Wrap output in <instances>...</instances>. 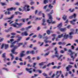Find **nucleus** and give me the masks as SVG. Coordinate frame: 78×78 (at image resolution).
<instances>
[{"label":"nucleus","mask_w":78,"mask_h":78,"mask_svg":"<svg viewBox=\"0 0 78 78\" xmlns=\"http://www.w3.org/2000/svg\"><path fill=\"white\" fill-rule=\"evenodd\" d=\"M54 50L55 51V55H53L52 58H54L55 57H56L57 58L58 60L59 61H62V57L63 56V55H59V53H58V51L57 47H55L54 49Z\"/></svg>","instance_id":"f257e3e1"},{"label":"nucleus","mask_w":78,"mask_h":78,"mask_svg":"<svg viewBox=\"0 0 78 78\" xmlns=\"http://www.w3.org/2000/svg\"><path fill=\"white\" fill-rule=\"evenodd\" d=\"M16 37H18V39L17 40V41H15L12 43V42L14 41L13 39H10V41H7L8 43H11V45H10V47H11V48H12V47H14V45L15 44H16V42H19V41H20V40L22 39V38H21V37H20L19 36V35H17L16 36Z\"/></svg>","instance_id":"f03ea898"},{"label":"nucleus","mask_w":78,"mask_h":78,"mask_svg":"<svg viewBox=\"0 0 78 78\" xmlns=\"http://www.w3.org/2000/svg\"><path fill=\"white\" fill-rule=\"evenodd\" d=\"M68 51L69 53V55L70 56V57L72 58V60L73 61H74V59H75V57L73 56V55H74L75 57L77 56V53H76L75 51H73L71 50V49H69Z\"/></svg>","instance_id":"7ed1b4c3"},{"label":"nucleus","mask_w":78,"mask_h":78,"mask_svg":"<svg viewBox=\"0 0 78 78\" xmlns=\"http://www.w3.org/2000/svg\"><path fill=\"white\" fill-rule=\"evenodd\" d=\"M18 20L17 19L16 20H15L16 22L12 24L11 26H12V27H13L16 28L17 29L19 28L20 27H21L22 25V24L17 23V22H18Z\"/></svg>","instance_id":"20e7f679"},{"label":"nucleus","mask_w":78,"mask_h":78,"mask_svg":"<svg viewBox=\"0 0 78 78\" xmlns=\"http://www.w3.org/2000/svg\"><path fill=\"white\" fill-rule=\"evenodd\" d=\"M48 16L49 17V19L50 20H47V22L48 23L49 25H50L51 23H52V24H54L56 23L55 21H53L52 20L53 19V18H52V16H51V14H48Z\"/></svg>","instance_id":"39448f33"},{"label":"nucleus","mask_w":78,"mask_h":78,"mask_svg":"<svg viewBox=\"0 0 78 78\" xmlns=\"http://www.w3.org/2000/svg\"><path fill=\"white\" fill-rule=\"evenodd\" d=\"M29 8H30V6L28 5H26L23 7V9L25 11H29L30 9Z\"/></svg>","instance_id":"423d86ee"},{"label":"nucleus","mask_w":78,"mask_h":78,"mask_svg":"<svg viewBox=\"0 0 78 78\" xmlns=\"http://www.w3.org/2000/svg\"><path fill=\"white\" fill-rule=\"evenodd\" d=\"M4 47L5 48V49H7V48H8V44H2V46L1 48H3Z\"/></svg>","instance_id":"0eeeda50"},{"label":"nucleus","mask_w":78,"mask_h":78,"mask_svg":"<svg viewBox=\"0 0 78 78\" xmlns=\"http://www.w3.org/2000/svg\"><path fill=\"white\" fill-rule=\"evenodd\" d=\"M25 53V51L21 52L20 53V58H22V57H23L24 56H25V54H24Z\"/></svg>","instance_id":"6e6552de"},{"label":"nucleus","mask_w":78,"mask_h":78,"mask_svg":"<svg viewBox=\"0 0 78 78\" xmlns=\"http://www.w3.org/2000/svg\"><path fill=\"white\" fill-rule=\"evenodd\" d=\"M63 35V38L65 39H67L69 37V35L68 34H67L66 33L64 34Z\"/></svg>","instance_id":"1a4fd4ad"},{"label":"nucleus","mask_w":78,"mask_h":78,"mask_svg":"<svg viewBox=\"0 0 78 78\" xmlns=\"http://www.w3.org/2000/svg\"><path fill=\"white\" fill-rule=\"evenodd\" d=\"M26 71H27L29 73H30V74L32 73V68L28 69V68H26Z\"/></svg>","instance_id":"9d476101"},{"label":"nucleus","mask_w":78,"mask_h":78,"mask_svg":"<svg viewBox=\"0 0 78 78\" xmlns=\"http://www.w3.org/2000/svg\"><path fill=\"white\" fill-rule=\"evenodd\" d=\"M73 67V66H72L71 65H69L67 67H66V69L67 70V71H69V69L70 68H72Z\"/></svg>","instance_id":"9b49d317"},{"label":"nucleus","mask_w":78,"mask_h":78,"mask_svg":"<svg viewBox=\"0 0 78 78\" xmlns=\"http://www.w3.org/2000/svg\"><path fill=\"white\" fill-rule=\"evenodd\" d=\"M15 51H16L15 49H13L11 51L13 54H15V55H17V54H18V52H15Z\"/></svg>","instance_id":"f8f14e48"},{"label":"nucleus","mask_w":78,"mask_h":78,"mask_svg":"<svg viewBox=\"0 0 78 78\" xmlns=\"http://www.w3.org/2000/svg\"><path fill=\"white\" fill-rule=\"evenodd\" d=\"M16 8L12 7L11 8L8 9H7V10H8V11H12V10H16Z\"/></svg>","instance_id":"ddd939ff"},{"label":"nucleus","mask_w":78,"mask_h":78,"mask_svg":"<svg viewBox=\"0 0 78 78\" xmlns=\"http://www.w3.org/2000/svg\"><path fill=\"white\" fill-rule=\"evenodd\" d=\"M21 34L22 36H28V34L27 33V32L25 31L22 33Z\"/></svg>","instance_id":"4468645a"},{"label":"nucleus","mask_w":78,"mask_h":78,"mask_svg":"<svg viewBox=\"0 0 78 78\" xmlns=\"http://www.w3.org/2000/svg\"><path fill=\"white\" fill-rule=\"evenodd\" d=\"M76 17V14H74L73 15H72L71 16H70L69 17V19H72V18H73V17H74V18H75Z\"/></svg>","instance_id":"2eb2a0df"},{"label":"nucleus","mask_w":78,"mask_h":78,"mask_svg":"<svg viewBox=\"0 0 78 78\" xmlns=\"http://www.w3.org/2000/svg\"><path fill=\"white\" fill-rule=\"evenodd\" d=\"M27 58L29 59L28 62H33L32 60L31 59V57L30 56L27 57Z\"/></svg>","instance_id":"dca6fc26"},{"label":"nucleus","mask_w":78,"mask_h":78,"mask_svg":"<svg viewBox=\"0 0 78 78\" xmlns=\"http://www.w3.org/2000/svg\"><path fill=\"white\" fill-rule=\"evenodd\" d=\"M66 28H60L59 29V30H60L61 31H66Z\"/></svg>","instance_id":"f3484780"},{"label":"nucleus","mask_w":78,"mask_h":78,"mask_svg":"<svg viewBox=\"0 0 78 78\" xmlns=\"http://www.w3.org/2000/svg\"><path fill=\"white\" fill-rule=\"evenodd\" d=\"M10 55V56L12 57V58H11V61H12V60H13V59H14V56L12 53Z\"/></svg>","instance_id":"a211bd4d"},{"label":"nucleus","mask_w":78,"mask_h":78,"mask_svg":"<svg viewBox=\"0 0 78 78\" xmlns=\"http://www.w3.org/2000/svg\"><path fill=\"white\" fill-rule=\"evenodd\" d=\"M76 20H73V21H71L70 23L71 24H73V25L75 24V23H73V22H75L76 21Z\"/></svg>","instance_id":"6ab92c4d"},{"label":"nucleus","mask_w":78,"mask_h":78,"mask_svg":"<svg viewBox=\"0 0 78 78\" xmlns=\"http://www.w3.org/2000/svg\"><path fill=\"white\" fill-rule=\"evenodd\" d=\"M67 16H66V15H65L63 17V19L64 20H67Z\"/></svg>","instance_id":"aec40b11"},{"label":"nucleus","mask_w":78,"mask_h":78,"mask_svg":"<svg viewBox=\"0 0 78 78\" xmlns=\"http://www.w3.org/2000/svg\"><path fill=\"white\" fill-rule=\"evenodd\" d=\"M73 34V32H70L69 33V38L70 39H72V37H73L71 36V35Z\"/></svg>","instance_id":"412c9836"},{"label":"nucleus","mask_w":78,"mask_h":78,"mask_svg":"<svg viewBox=\"0 0 78 78\" xmlns=\"http://www.w3.org/2000/svg\"><path fill=\"white\" fill-rule=\"evenodd\" d=\"M14 16V15H12L11 17H9V18H7L5 19V20H6V19H9L10 20L11 19H12L13 18Z\"/></svg>","instance_id":"4be33fe9"},{"label":"nucleus","mask_w":78,"mask_h":78,"mask_svg":"<svg viewBox=\"0 0 78 78\" xmlns=\"http://www.w3.org/2000/svg\"><path fill=\"white\" fill-rule=\"evenodd\" d=\"M8 22L9 23V24H12V23L14 22V21H12L11 20H10L8 21Z\"/></svg>","instance_id":"5701e85b"},{"label":"nucleus","mask_w":78,"mask_h":78,"mask_svg":"<svg viewBox=\"0 0 78 78\" xmlns=\"http://www.w3.org/2000/svg\"><path fill=\"white\" fill-rule=\"evenodd\" d=\"M0 4L2 6H5L6 5V2L4 3L3 2H1L0 3Z\"/></svg>","instance_id":"b1692460"},{"label":"nucleus","mask_w":78,"mask_h":78,"mask_svg":"<svg viewBox=\"0 0 78 78\" xmlns=\"http://www.w3.org/2000/svg\"><path fill=\"white\" fill-rule=\"evenodd\" d=\"M48 7L50 9H52L53 8V6L52 5L50 4L48 6Z\"/></svg>","instance_id":"393cba45"},{"label":"nucleus","mask_w":78,"mask_h":78,"mask_svg":"<svg viewBox=\"0 0 78 78\" xmlns=\"http://www.w3.org/2000/svg\"><path fill=\"white\" fill-rule=\"evenodd\" d=\"M58 45H65V43L59 42L58 43Z\"/></svg>","instance_id":"a878e982"},{"label":"nucleus","mask_w":78,"mask_h":78,"mask_svg":"<svg viewBox=\"0 0 78 78\" xmlns=\"http://www.w3.org/2000/svg\"><path fill=\"white\" fill-rule=\"evenodd\" d=\"M5 14H6V15H7V14L8 15H9V14H11V12L9 11L5 12Z\"/></svg>","instance_id":"bb28decb"},{"label":"nucleus","mask_w":78,"mask_h":78,"mask_svg":"<svg viewBox=\"0 0 78 78\" xmlns=\"http://www.w3.org/2000/svg\"><path fill=\"white\" fill-rule=\"evenodd\" d=\"M52 36H53L54 38H52V40L53 41H54V40L56 38V35L55 34L52 35Z\"/></svg>","instance_id":"cd10ccee"},{"label":"nucleus","mask_w":78,"mask_h":78,"mask_svg":"<svg viewBox=\"0 0 78 78\" xmlns=\"http://www.w3.org/2000/svg\"><path fill=\"white\" fill-rule=\"evenodd\" d=\"M45 62H41V63H39V65L40 66H44V65L45 64Z\"/></svg>","instance_id":"c85d7f7f"},{"label":"nucleus","mask_w":78,"mask_h":78,"mask_svg":"<svg viewBox=\"0 0 78 78\" xmlns=\"http://www.w3.org/2000/svg\"><path fill=\"white\" fill-rule=\"evenodd\" d=\"M30 54H32V55H34L35 54V51H30Z\"/></svg>","instance_id":"c756f323"},{"label":"nucleus","mask_w":78,"mask_h":78,"mask_svg":"<svg viewBox=\"0 0 78 78\" xmlns=\"http://www.w3.org/2000/svg\"><path fill=\"white\" fill-rule=\"evenodd\" d=\"M62 23H60L58 25V27L59 28H60L61 27H62Z\"/></svg>","instance_id":"7c9ffc66"},{"label":"nucleus","mask_w":78,"mask_h":78,"mask_svg":"<svg viewBox=\"0 0 78 78\" xmlns=\"http://www.w3.org/2000/svg\"><path fill=\"white\" fill-rule=\"evenodd\" d=\"M36 72H38L39 73H42V71L41 70H37Z\"/></svg>","instance_id":"2f4dec72"},{"label":"nucleus","mask_w":78,"mask_h":78,"mask_svg":"<svg viewBox=\"0 0 78 78\" xmlns=\"http://www.w3.org/2000/svg\"><path fill=\"white\" fill-rule=\"evenodd\" d=\"M50 53V52H48L46 54H45L44 55V56H48V55H49Z\"/></svg>","instance_id":"473e14b6"},{"label":"nucleus","mask_w":78,"mask_h":78,"mask_svg":"<svg viewBox=\"0 0 78 78\" xmlns=\"http://www.w3.org/2000/svg\"><path fill=\"white\" fill-rule=\"evenodd\" d=\"M51 32H50V30H48L47 31V33L48 35H49V34H50Z\"/></svg>","instance_id":"72a5a7b5"},{"label":"nucleus","mask_w":78,"mask_h":78,"mask_svg":"<svg viewBox=\"0 0 78 78\" xmlns=\"http://www.w3.org/2000/svg\"><path fill=\"white\" fill-rule=\"evenodd\" d=\"M43 38L44 39V40H48V37L47 36H45L43 37Z\"/></svg>","instance_id":"f704fd0d"},{"label":"nucleus","mask_w":78,"mask_h":78,"mask_svg":"<svg viewBox=\"0 0 78 78\" xmlns=\"http://www.w3.org/2000/svg\"><path fill=\"white\" fill-rule=\"evenodd\" d=\"M63 36V34H62L60 35H59L58 36V38H61V37H62Z\"/></svg>","instance_id":"c9c22d12"},{"label":"nucleus","mask_w":78,"mask_h":78,"mask_svg":"<svg viewBox=\"0 0 78 78\" xmlns=\"http://www.w3.org/2000/svg\"><path fill=\"white\" fill-rule=\"evenodd\" d=\"M48 0H44V4H47L48 3Z\"/></svg>","instance_id":"e433bc0d"},{"label":"nucleus","mask_w":78,"mask_h":78,"mask_svg":"<svg viewBox=\"0 0 78 78\" xmlns=\"http://www.w3.org/2000/svg\"><path fill=\"white\" fill-rule=\"evenodd\" d=\"M69 10L71 12H73V11H74V9H73L72 10V9H69Z\"/></svg>","instance_id":"4c0bfd02"},{"label":"nucleus","mask_w":78,"mask_h":78,"mask_svg":"<svg viewBox=\"0 0 78 78\" xmlns=\"http://www.w3.org/2000/svg\"><path fill=\"white\" fill-rule=\"evenodd\" d=\"M43 76H48V75L47 74L45 73H43Z\"/></svg>","instance_id":"58836bf2"},{"label":"nucleus","mask_w":78,"mask_h":78,"mask_svg":"<svg viewBox=\"0 0 78 78\" xmlns=\"http://www.w3.org/2000/svg\"><path fill=\"white\" fill-rule=\"evenodd\" d=\"M38 37H39V38H40V39L42 38V37H43V36H42L41 35L39 34L38 35Z\"/></svg>","instance_id":"ea45409f"},{"label":"nucleus","mask_w":78,"mask_h":78,"mask_svg":"<svg viewBox=\"0 0 78 78\" xmlns=\"http://www.w3.org/2000/svg\"><path fill=\"white\" fill-rule=\"evenodd\" d=\"M18 47H20V45H23V43H20L18 44Z\"/></svg>","instance_id":"a19ab883"},{"label":"nucleus","mask_w":78,"mask_h":78,"mask_svg":"<svg viewBox=\"0 0 78 78\" xmlns=\"http://www.w3.org/2000/svg\"><path fill=\"white\" fill-rule=\"evenodd\" d=\"M31 27H32V26H29L26 28V30H28V29H30V28H31Z\"/></svg>","instance_id":"79ce46f5"},{"label":"nucleus","mask_w":78,"mask_h":78,"mask_svg":"<svg viewBox=\"0 0 78 78\" xmlns=\"http://www.w3.org/2000/svg\"><path fill=\"white\" fill-rule=\"evenodd\" d=\"M56 76V75H55V74H53V75L51 76V78H53L55 76Z\"/></svg>","instance_id":"37998d69"},{"label":"nucleus","mask_w":78,"mask_h":78,"mask_svg":"<svg viewBox=\"0 0 78 78\" xmlns=\"http://www.w3.org/2000/svg\"><path fill=\"white\" fill-rule=\"evenodd\" d=\"M26 54L27 55H29V54H31V53H30V51H27Z\"/></svg>","instance_id":"c03bdc74"},{"label":"nucleus","mask_w":78,"mask_h":78,"mask_svg":"<svg viewBox=\"0 0 78 78\" xmlns=\"http://www.w3.org/2000/svg\"><path fill=\"white\" fill-rule=\"evenodd\" d=\"M5 55H6V53H4L2 54L3 58H5Z\"/></svg>","instance_id":"a18cd8bd"},{"label":"nucleus","mask_w":78,"mask_h":78,"mask_svg":"<svg viewBox=\"0 0 78 78\" xmlns=\"http://www.w3.org/2000/svg\"><path fill=\"white\" fill-rule=\"evenodd\" d=\"M44 42H45V43L46 44H47V43H48V41H47L46 40H44Z\"/></svg>","instance_id":"49530a36"},{"label":"nucleus","mask_w":78,"mask_h":78,"mask_svg":"<svg viewBox=\"0 0 78 78\" xmlns=\"http://www.w3.org/2000/svg\"><path fill=\"white\" fill-rule=\"evenodd\" d=\"M38 76V75L37 74H34V76H32V78H34L35 77H36V76Z\"/></svg>","instance_id":"de8ad7c7"},{"label":"nucleus","mask_w":78,"mask_h":78,"mask_svg":"<svg viewBox=\"0 0 78 78\" xmlns=\"http://www.w3.org/2000/svg\"><path fill=\"white\" fill-rule=\"evenodd\" d=\"M34 2H30V5H34Z\"/></svg>","instance_id":"09e8293b"},{"label":"nucleus","mask_w":78,"mask_h":78,"mask_svg":"<svg viewBox=\"0 0 78 78\" xmlns=\"http://www.w3.org/2000/svg\"><path fill=\"white\" fill-rule=\"evenodd\" d=\"M3 40H4V38H1V39H0V42H2V41H3Z\"/></svg>","instance_id":"8fccbe9b"},{"label":"nucleus","mask_w":78,"mask_h":78,"mask_svg":"<svg viewBox=\"0 0 78 78\" xmlns=\"http://www.w3.org/2000/svg\"><path fill=\"white\" fill-rule=\"evenodd\" d=\"M71 25H69L67 27V28H68V29H69L70 28V27H71Z\"/></svg>","instance_id":"3c124183"},{"label":"nucleus","mask_w":78,"mask_h":78,"mask_svg":"<svg viewBox=\"0 0 78 78\" xmlns=\"http://www.w3.org/2000/svg\"><path fill=\"white\" fill-rule=\"evenodd\" d=\"M40 59H41V58H40V57L39 56H38L37 57V60H40Z\"/></svg>","instance_id":"603ef678"},{"label":"nucleus","mask_w":78,"mask_h":78,"mask_svg":"<svg viewBox=\"0 0 78 78\" xmlns=\"http://www.w3.org/2000/svg\"><path fill=\"white\" fill-rule=\"evenodd\" d=\"M41 19H42V18H36V20H41Z\"/></svg>","instance_id":"864d4df0"},{"label":"nucleus","mask_w":78,"mask_h":78,"mask_svg":"<svg viewBox=\"0 0 78 78\" xmlns=\"http://www.w3.org/2000/svg\"><path fill=\"white\" fill-rule=\"evenodd\" d=\"M47 5H46L45 6H44V9H47Z\"/></svg>","instance_id":"5fc2aeb1"},{"label":"nucleus","mask_w":78,"mask_h":78,"mask_svg":"<svg viewBox=\"0 0 78 78\" xmlns=\"http://www.w3.org/2000/svg\"><path fill=\"white\" fill-rule=\"evenodd\" d=\"M18 47H19L18 46H16L14 47V49H15L16 50V48H18Z\"/></svg>","instance_id":"6e6d98bb"},{"label":"nucleus","mask_w":78,"mask_h":78,"mask_svg":"<svg viewBox=\"0 0 78 78\" xmlns=\"http://www.w3.org/2000/svg\"><path fill=\"white\" fill-rule=\"evenodd\" d=\"M55 3H56V1H55V0H54L53 2L52 3V4L53 5H55Z\"/></svg>","instance_id":"4d7b16f0"},{"label":"nucleus","mask_w":78,"mask_h":78,"mask_svg":"<svg viewBox=\"0 0 78 78\" xmlns=\"http://www.w3.org/2000/svg\"><path fill=\"white\" fill-rule=\"evenodd\" d=\"M52 69H57V66H55L53 67Z\"/></svg>","instance_id":"13d9d810"},{"label":"nucleus","mask_w":78,"mask_h":78,"mask_svg":"<svg viewBox=\"0 0 78 78\" xmlns=\"http://www.w3.org/2000/svg\"><path fill=\"white\" fill-rule=\"evenodd\" d=\"M21 20L23 22H25V19H22Z\"/></svg>","instance_id":"bf43d9fd"},{"label":"nucleus","mask_w":78,"mask_h":78,"mask_svg":"<svg viewBox=\"0 0 78 78\" xmlns=\"http://www.w3.org/2000/svg\"><path fill=\"white\" fill-rule=\"evenodd\" d=\"M19 57H16L15 58V60H16V61H17V60H19Z\"/></svg>","instance_id":"052dcab7"},{"label":"nucleus","mask_w":78,"mask_h":78,"mask_svg":"<svg viewBox=\"0 0 78 78\" xmlns=\"http://www.w3.org/2000/svg\"><path fill=\"white\" fill-rule=\"evenodd\" d=\"M11 34L12 35V36H15V35H16V34L15 33H12Z\"/></svg>","instance_id":"680f3d73"},{"label":"nucleus","mask_w":78,"mask_h":78,"mask_svg":"<svg viewBox=\"0 0 78 78\" xmlns=\"http://www.w3.org/2000/svg\"><path fill=\"white\" fill-rule=\"evenodd\" d=\"M46 25V23H42V25L45 26V25Z\"/></svg>","instance_id":"e2e57ef3"},{"label":"nucleus","mask_w":78,"mask_h":78,"mask_svg":"<svg viewBox=\"0 0 78 78\" xmlns=\"http://www.w3.org/2000/svg\"><path fill=\"white\" fill-rule=\"evenodd\" d=\"M46 67H47V66L45 65L44 66L42 67V68L43 69H45V68H46Z\"/></svg>","instance_id":"0e129e2a"},{"label":"nucleus","mask_w":78,"mask_h":78,"mask_svg":"<svg viewBox=\"0 0 78 78\" xmlns=\"http://www.w3.org/2000/svg\"><path fill=\"white\" fill-rule=\"evenodd\" d=\"M40 29H41V27H38L37 28V30H38V31H39L40 30Z\"/></svg>","instance_id":"69168bd1"},{"label":"nucleus","mask_w":78,"mask_h":78,"mask_svg":"<svg viewBox=\"0 0 78 78\" xmlns=\"http://www.w3.org/2000/svg\"><path fill=\"white\" fill-rule=\"evenodd\" d=\"M74 67L75 69H77V66H76V64H75L74 65Z\"/></svg>","instance_id":"338daca9"},{"label":"nucleus","mask_w":78,"mask_h":78,"mask_svg":"<svg viewBox=\"0 0 78 78\" xmlns=\"http://www.w3.org/2000/svg\"><path fill=\"white\" fill-rule=\"evenodd\" d=\"M61 77L62 78H64V75H63L62 74L61 76Z\"/></svg>","instance_id":"774afa93"}]
</instances>
